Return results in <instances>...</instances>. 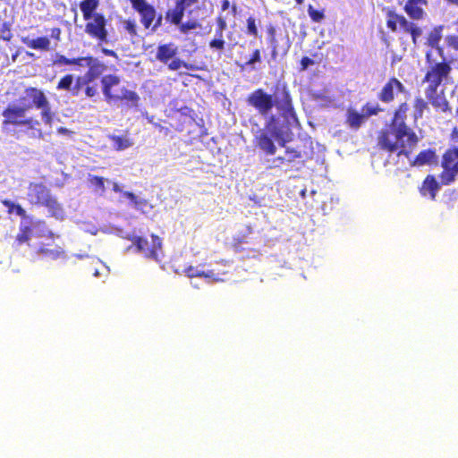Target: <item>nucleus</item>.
Masks as SVG:
<instances>
[{"mask_svg": "<svg viewBox=\"0 0 458 458\" xmlns=\"http://www.w3.org/2000/svg\"><path fill=\"white\" fill-rule=\"evenodd\" d=\"M445 42L448 47L458 51V35L451 34L445 37Z\"/></svg>", "mask_w": 458, "mask_h": 458, "instance_id": "a18cd8bd", "label": "nucleus"}, {"mask_svg": "<svg viewBox=\"0 0 458 458\" xmlns=\"http://www.w3.org/2000/svg\"><path fill=\"white\" fill-rule=\"evenodd\" d=\"M99 0H83L80 4V8L84 20H89L95 16V10L98 7Z\"/></svg>", "mask_w": 458, "mask_h": 458, "instance_id": "a878e982", "label": "nucleus"}, {"mask_svg": "<svg viewBox=\"0 0 458 458\" xmlns=\"http://www.w3.org/2000/svg\"><path fill=\"white\" fill-rule=\"evenodd\" d=\"M404 85L395 77H391L377 94V98L383 103H391L394 100L395 92H404Z\"/></svg>", "mask_w": 458, "mask_h": 458, "instance_id": "dca6fc26", "label": "nucleus"}, {"mask_svg": "<svg viewBox=\"0 0 458 458\" xmlns=\"http://www.w3.org/2000/svg\"><path fill=\"white\" fill-rule=\"evenodd\" d=\"M443 29V25L436 26L432 29L427 37V45L436 48L440 55H443L444 53L443 48L439 47V43L442 38Z\"/></svg>", "mask_w": 458, "mask_h": 458, "instance_id": "5701e85b", "label": "nucleus"}, {"mask_svg": "<svg viewBox=\"0 0 458 458\" xmlns=\"http://www.w3.org/2000/svg\"><path fill=\"white\" fill-rule=\"evenodd\" d=\"M112 190L114 191V192H117V193H123V191H122L120 185L118 184V182H112Z\"/></svg>", "mask_w": 458, "mask_h": 458, "instance_id": "6e6d98bb", "label": "nucleus"}, {"mask_svg": "<svg viewBox=\"0 0 458 458\" xmlns=\"http://www.w3.org/2000/svg\"><path fill=\"white\" fill-rule=\"evenodd\" d=\"M84 32L99 46L108 42L107 20L103 13H95V16L85 20Z\"/></svg>", "mask_w": 458, "mask_h": 458, "instance_id": "f8f14e48", "label": "nucleus"}, {"mask_svg": "<svg viewBox=\"0 0 458 458\" xmlns=\"http://www.w3.org/2000/svg\"><path fill=\"white\" fill-rule=\"evenodd\" d=\"M88 181L94 190L100 194L106 191L105 178L99 175L89 174Z\"/></svg>", "mask_w": 458, "mask_h": 458, "instance_id": "473e14b6", "label": "nucleus"}, {"mask_svg": "<svg viewBox=\"0 0 458 458\" xmlns=\"http://www.w3.org/2000/svg\"><path fill=\"white\" fill-rule=\"evenodd\" d=\"M31 228L30 226H23L20 228V232L16 235V242L19 245H21L30 239Z\"/></svg>", "mask_w": 458, "mask_h": 458, "instance_id": "58836bf2", "label": "nucleus"}, {"mask_svg": "<svg viewBox=\"0 0 458 458\" xmlns=\"http://www.w3.org/2000/svg\"><path fill=\"white\" fill-rule=\"evenodd\" d=\"M101 90L106 103L112 105L122 104L130 108L138 107L140 96L125 87H120V76L110 73L100 79Z\"/></svg>", "mask_w": 458, "mask_h": 458, "instance_id": "20e7f679", "label": "nucleus"}, {"mask_svg": "<svg viewBox=\"0 0 458 458\" xmlns=\"http://www.w3.org/2000/svg\"><path fill=\"white\" fill-rule=\"evenodd\" d=\"M38 253L44 255V256L50 257L55 259L60 256L62 251L59 250H49L47 247H45L44 245H41V246H39V248L38 250Z\"/></svg>", "mask_w": 458, "mask_h": 458, "instance_id": "c03bdc74", "label": "nucleus"}, {"mask_svg": "<svg viewBox=\"0 0 458 458\" xmlns=\"http://www.w3.org/2000/svg\"><path fill=\"white\" fill-rule=\"evenodd\" d=\"M427 70L422 82L427 83L425 95L432 106L443 113L451 111L448 100L445 96V90L438 91L441 85L445 84L453 71L451 61L443 58L442 61L433 60L431 53L428 51L425 55Z\"/></svg>", "mask_w": 458, "mask_h": 458, "instance_id": "f03ea898", "label": "nucleus"}, {"mask_svg": "<svg viewBox=\"0 0 458 458\" xmlns=\"http://www.w3.org/2000/svg\"><path fill=\"white\" fill-rule=\"evenodd\" d=\"M267 33L269 36L271 41H276V28L273 25L267 27Z\"/></svg>", "mask_w": 458, "mask_h": 458, "instance_id": "8fccbe9b", "label": "nucleus"}, {"mask_svg": "<svg viewBox=\"0 0 458 458\" xmlns=\"http://www.w3.org/2000/svg\"><path fill=\"white\" fill-rule=\"evenodd\" d=\"M109 140L115 150L121 151L133 145V141L126 135H110Z\"/></svg>", "mask_w": 458, "mask_h": 458, "instance_id": "bb28decb", "label": "nucleus"}, {"mask_svg": "<svg viewBox=\"0 0 458 458\" xmlns=\"http://www.w3.org/2000/svg\"><path fill=\"white\" fill-rule=\"evenodd\" d=\"M87 66L88 70L85 74L76 78L73 96L78 95L83 87L84 93L88 98H94L98 95V84L95 81L102 77L104 72L107 70V66L104 62L94 56L89 59Z\"/></svg>", "mask_w": 458, "mask_h": 458, "instance_id": "0eeeda50", "label": "nucleus"}, {"mask_svg": "<svg viewBox=\"0 0 458 458\" xmlns=\"http://www.w3.org/2000/svg\"><path fill=\"white\" fill-rule=\"evenodd\" d=\"M92 55L73 57L72 58V65L83 66L84 64L87 65L89 63V59H90Z\"/></svg>", "mask_w": 458, "mask_h": 458, "instance_id": "49530a36", "label": "nucleus"}, {"mask_svg": "<svg viewBox=\"0 0 458 458\" xmlns=\"http://www.w3.org/2000/svg\"><path fill=\"white\" fill-rule=\"evenodd\" d=\"M363 115H365V118L377 115L379 112L382 111V108L378 106V105H371L369 103H366L362 106Z\"/></svg>", "mask_w": 458, "mask_h": 458, "instance_id": "79ce46f5", "label": "nucleus"}, {"mask_svg": "<svg viewBox=\"0 0 458 458\" xmlns=\"http://www.w3.org/2000/svg\"><path fill=\"white\" fill-rule=\"evenodd\" d=\"M295 1H296V3H297L298 4H303V1H304V0H295Z\"/></svg>", "mask_w": 458, "mask_h": 458, "instance_id": "052dcab7", "label": "nucleus"}, {"mask_svg": "<svg viewBox=\"0 0 458 458\" xmlns=\"http://www.w3.org/2000/svg\"><path fill=\"white\" fill-rule=\"evenodd\" d=\"M402 14L396 13L393 10H388L386 13V26L392 32H396L398 30L397 22L398 19L401 18Z\"/></svg>", "mask_w": 458, "mask_h": 458, "instance_id": "72a5a7b5", "label": "nucleus"}, {"mask_svg": "<svg viewBox=\"0 0 458 458\" xmlns=\"http://www.w3.org/2000/svg\"><path fill=\"white\" fill-rule=\"evenodd\" d=\"M123 195L131 202H132L136 208H141L147 206L148 204V201L146 199H138L137 196L131 191H123Z\"/></svg>", "mask_w": 458, "mask_h": 458, "instance_id": "a19ab883", "label": "nucleus"}, {"mask_svg": "<svg viewBox=\"0 0 458 458\" xmlns=\"http://www.w3.org/2000/svg\"><path fill=\"white\" fill-rule=\"evenodd\" d=\"M13 38L12 24L9 21H4L0 25V39L9 42Z\"/></svg>", "mask_w": 458, "mask_h": 458, "instance_id": "4c0bfd02", "label": "nucleus"}, {"mask_svg": "<svg viewBox=\"0 0 458 458\" xmlns=\"http://www.w3.org/2000/svg\"><path fill=\"white\" fill-rule=\"evenodd\" d=\"M155 128L157 129V131L160 132V133H163L165 135H167L170 133V129L168 127H165L163 126L162 124L160 123H155L154 124Z\"/></svg>", "mask_w": 458, "mask_h": 458, "instance_id": "3c124183", "label": "nucleus"}, {"mask_svg": "<svg viewBox=\"0 0 458 458\" xmlns=\"http://www.w3.org/2000/svg\"><path fill=\"white\" fill-rule=\"evenodd\" d=\"M447 2L458 6V0H447Z\"/></svg>", "mask_w": 458, "mask_h": 458, "instance_id": "bf43d9fd", "label": "nucleus"}, {"mask_svg": "<svg viewBox=\"0 0 458 458\" xmlns=\"http://www.w3.org/2000/svg\"><path fill=\"white\" fill-rule=\"evenodd\" d=\"M314 64H315V62L311 58H310L308 56H303L300 61L299 71L300 72L306 71L309 68V66L313 65Z\"/></svg>", "mask_w": 458, "mask_h": 458, "instance_id": "de8ad7c7", "label": "nucleus"}, {"mask_svg": "<svg viewBox=\"0 0 458 458\" xmlns=\"http://www.w3.org/2000/svg\"><path fill=\"white\" fill-rule=\"evenodd\" d=\"M308 13L311 21L314 22H320L325 18L324 10H317L311 4H309L308 6Z\"/></svg>", "mask_w": 458, "mask_h": 458, "instance_id": "ea45409f", "label": "nucleus"}, {"mask_svg": "<svg viewBox=\"0 0 458 458\" xmlns=\"http://www.w3.org/2000/svg\"><path fill=\"white\" fill-rule=\"evenodd\" d=\"M414 114L413 117L415 120L423 117L425 110L428 108V103L421 97H417L413 103Z\"/></svg>", "mask_w": 458, "mask_h": 458, "instance_id": "2f4dec72", "label": "nucleus"}, {"mask_svg": "<svg viewBox=\"0 0 458 458\" xmlns=\"http://www.w3.org/2000/svg\"><path fill=\"white\" fill-rule=\"evenodd\" d=\"M200 23L197 20H188L185 22L181 21V25H178L179 31L182 34H187L191 30L200 28Z\"/></svg>", "mask_w": 458, "mask_h": 458, "instance_id": "e433bc0d", "label": "nucleus"}, {"mask_svg": "<svg viewBox=\"0 0 458 458\" xmlns=\"http://www.w3.org/2000/svg\"><path fill=\"white\" fill-rule=\"evenodd\" d=\"M246 101L260 115L267 117L266 129L278 141L279 145L284 148V155L275 157L272 167H280L286 165L291 167V170L294 171H300L303 168L306 163L311 160L314 156L312 140L304 139L294 145L286 146V141L284 139L283 125L280 124L278 117L273 114L269 115L275 107L286 127L295 126L299 123L291 90L287 83L284 81L276 82L271 94L261 88L257 89L248 95Z\"/></svg>", "mask_w": 458, "mask_h": 458, "instance_id": "f257e3e1", "label": "nucleus"}, {"mask_svg": "<svg viewBox=\"0 0 458 458\" xmlns=\"http://www.w3.org/2000/svg\"><path fill=\"white\" fill-rule=\"evenodd\" d=\"M261 61H262V59H261V52H260V50L259 48H256L250 54V58L248 59V61H246L242 64V68L254 69V64H259V63H261Z\"/></svg>", "mask_w": 458, "mask_h": 458, "instance_id": "f704fd0d", "label": "nucleus"}, {"mask_svg": "<svg viewBox=\"0 0 458 458\" xmlns=\"http://www.w3.org/2000/svg\"><path fill=\"white\" fill-rule=\"evenodd\" d=\"M73 81H74V77L72 74H71V73L65 74L59 80V81L56 85V89L71 91L72 94L73 95V89H74V86H72Z\"/></svg>", "mask_w": 458, "mask_h": 458, "instance_id": "7c9ffc66", "label": "nucleus"}, {"mask_svg": "<svg viewBox=\"0 0 458 458\" xmlns=\"http://www.w3.org/2000/svg\"><path fill=\"white\" fill-rule=\"evenodd\" d=\"M185 10L175 1L174 7L165 12V20L170 24L181 25Z\"/></svg>", "mask_w": 458, "mask_h": 458, "instance_id": "b1692460", "label": "nucleus"}, {"mask_svg": "<svg viewBox=\"0 0 458 458\" xmlns=\"http://www.w3.org/2000/svg\"><path fill=\"white\" fill-rule=\"evenodd\" d=\"M184 273L189 277H205V278H210L214 281L219 280V278L217 276H216L213 270H209V271L206 272V271H204L202 269H199L198 267H193V266H189V267H185Z\"/></svg>", "mask_w": 458, "mask_h": 458, "instance_id": "cd10ccee", "label": "nucleus"}, {"mask_svg": "<svg viewBox=\"0 0 458 458\" xmlns=\"http://www.w3.org/2000/svg\"><path fill=\"white\" fill-rule=\"evenodd\" d=\"M231 3L229 0H221V10L226 11L230 8Z\"/></svg>", "mask_w": 458, "mask_h": 458, "instance_id": "5fc2aeb1", "label": "nucleus"}, {"mask_svg": "<svg viewBox=\"0 0 458 458\" xmlns=\"http://www.w3.org/2000/svg\"><path fill=\"white\" fill-rule=\"evenodd\" d=\"M441 166L443 168L439 174L441 183L451 185L458 176V147H451L443 153Z\"/></svg>", "mask_w": 458, "mask_h": 458, "instance_id": "9d476101", "label": "nucleus"}, {"mask_svg": "<svg viewBox=\"0 0 458 458\" xmlns=\"http://www.w3.org/2000/svg\"><path fill=\"white\" fill-rule=\"evenodd\" d=\"M101 52H102L105 55H106V56H111V57H114V58H117V57H118V55H117L116 52H115L114 50H113V49H108V48H104V47H103V48L101 49Z\"/></svg>", "mask_w": 458, "mask_h": 458, "instance_id": "603ef678", "label": "nucleus"}, {"mask_svg": "<svg viewBox=\"0 0 458 458\" xmlns=\"http://www.w3.org/2000/svg\"><path fill=\"white\" fill-rule=\"evenodd\" d=\"M151 242L147 239L135 236L131 239L133 245L144 255L145 258L158 260V251L162 249V240L156 234H151Z\"/></svg>", "mask_w": 458, "mask_h": 458, "instance_id": "4468645a", "label": "nucleus"}, {"mask_svg": "<svg viewBox=\"0 0 458 458\" xmlns=\"http://www.w3.org/2000/svg\"><path fill=\"white\" fill-rule=\"evenodd\" d=\"M409 111V105L407 102H403L395 108L393 117L390 119L389 123L403 128H410L406 123L407 113Z\"/></svg>", "mask_w": 458, "mask_h": 458, "instance_id": "4be33fe9", "label": "nucleus"}, {"mask_svg": "<svg viewBox=\"0 0 458 458\" xmlns=\"http://www.w3.org/2000/svg\"><path fill=\"white\" fill-rule=\"evenodd\" d=\"M31 106L8 105L2 112L4 117L2 121L3 131L16 134L21 131L34 130L39 123L33 117L26 115L27 110Z\"/></svg>", "mask_w": 458, "mask_h": 458, "instance_id": "423d86ee", "label": "nucleus"}, {"mask_svg": "<svg viewBox=\"0 0 458 458\" xmlns=\"http://www.w3.org/2000/svg\"><path fill=\"white\" fill-rule=\"evenodd\" d=\"M120 24L123 30L129 36L131 42H134L135 38L139 37V27L135 19L128 18L120 20Z\"/></svg>", "mask_w": 458, "mask_h": 458, "instance_id": "393cba45", "label": "nucleus"}, {"mask_svg": "<svg viewBox=\"0 0 458 458\" xmlns=\"http://www.w3.org/2000/svg\"><path fill=\"white\" fill-rule=\"evenodd\" d=\"M246 34L258 38L259 36L258 25L255 17L249 16L246 20Z\"/></svg>", "mask_w": 458, "mask_h": 458, "instance_id": "c9c22d12", "label": "nucleus"}, {"mask_svg": "<svg viewBox=\"0 0 458 458\" xmlns=\"http://www.w3.org/2000/svg\"><path fill=\"white\" fill-rule=\"evenodd\" d=\"M455 114L458 116V107L456 108Z\"/></svg>", "mask_w": 458, "mask_h": 458, "instance_id": "680f3d73", "label": "nucleus"}, {"mask_svg": "<svg viewBox=\"0 0 458 458\" xmlns=\"http://www.w3.org/2000/svg\"><path fill=\"white\" fill-rule=\"evenodd\" d=\"M230 7L232 9L233 14L236 15V13H237V5H236V4H233Z\"/></svg>", "mask_w": 458, "mask_h": 458, "instance_id": "13d9d810", "label": "nucleus"}, {"mask_svg": "<svg viewBox=\"0 0 458 458\" xmlns=\"http://www.w3.org/2000/svg\"><path fill=\"white\" fill-rule=\"evenodd\" d=\"M365 115L356 110L349 109L346 116V123L354 130L359 129L365 121Z\"/></svg>", "mask_w": 458, "mask_h": 458, "instance_id": "c85d7f7f", "label": "nucleus"}, {"mask_svg": "<svg viewBox=\"0 0 458 458\" xmlns=\"http://www.w3.org/2000/svg\"><path fill=\"white\" fill-rule=\"evenodd\" d=\"M52 65L54 66H72V58H68L64 55L55 54L52 60Z\"/></svg>", "mask_w": 458, "mask_h": 458, "instance_id": "37998d69", "label": "nucleus"}, {"mask_svg": "<svg viewBox=\"0 0 458 458\" xmlns=\"http://www.w3.org/2000/svg\"><path fill=\"white\" fill-rule=\"evenodd\" d=\"M57 131L59 133H61V134H70L71 133V131L68 129L64 128V127L58 128Z\"/></svg>", "mask_w": 458, "mask_h": 458, "instance_id": "4d7b16f0", "label": "nucleus"}, {"mask_svg": "<svg viewBox=\"0 0 458 458\" xmlns=\"http://www.w3.org/2000/svg\"><path fill=\"white\" fill-rule=\"evenodd\" d=\"M397 19V27L399 26L403 32L410 34L412 43L416 45L418 38L422 35V30L414 22L409 21L403 15Z\"/></svg>", "mask_w": 458, "mask_h": 458, "instance_id": "412c9836", "label": "nucleus"}, {"mask_svg": "<svg viewBox=\"0 0 458 458\" xmlns=\"http://www.w3.org/2000/svg\"><path fill=\"white\" fill-rule=\"evenodd\" d=\"M176 2L184 9L186 10L187 8L194 5V4H197L199 0H176Z\"/></svg>", "mask_w": 458, "mask_h": 458, "instance_id": "09e8293b", "label": "nucleus"}, {"mask_svg": "<svg viewBox=\"0 0 458 458\" xmlns=\"http://www.w3.org/2000/svg\"><path fill=\"white\" fill-rule=\"evenodd\" d=\"M437 155L436 149L427 148L420 151L414 159L411 162V166H423L437 164Z\"/></svg>", "mask_w": 458, "mask_h": 458, "instance_id": "a211bd4d", "label": "nucleus"}, {"mask_svg": "<svg viewBox=\"0 0 458 458\" xmlns=\"http://www.w3.org/2000/svg\"><path fill=\"white\" fill-rule=\"evenodd\" d=\"M27 199L31 206L44 207L49 215L62 218L64 208L51 190L42 182H31L28 185Z\"/></svg>", "mask_w": 458, "mask_h": 458, "instance_id": "39448f33", "label": "nucleus"}, {"mask_svg": "<svg viewBox=\"0 0 458 458\" xmlns=\"http://www.w3.org/2000/svg\"><path fill=\"white\" fill-rule=\"evenodd\" d=\"M419 137L411 128H403L390 123L382 128L377 136V147L388 155L410 157L417 146Z\"/></svg>", "mask_w": 458, "mask_h": 458, "instance_id": "7ed1b4c3", "label": "nucleus"}, {"mask_svg": "<svg viewBox=\"0 0 458 458\" xmlns=\"http://www.w3.org/2000/svg\"><path fill=\"white\" fill-rule=\"evenodd\" d=\"M450 140L453 142H458V128L455 126L452 129L450 133Z\"/></svg>", "mask_w": 458, "mask_h": 458, "instance_id": "864d4df0", "label": "nucleus"}, {"mask_svg": "<svg viewBox=\"0 0 458 458\" xmlns=\"http://www.w3.org/2000/svg\"><path fill=\"white\" fill-rule=\"evenodd\" d=\"M427 4V0H407L403 9L411 19L419 21L424 18L425 12L422 6Z\"/></svg>", "mask_w": 458, "mask_h": 458, "instance_id": "6ab92c4d", "label": "nucleus"}, {"mask_svg": "<svg viewBox=\"0 0 458 458\" xmlns=\"http://www.w3.org/2000/svg\"><path fill=\"white\" fill-rule=\"evenodd\" d=\"M1 203L5 208H7L8 214H12L14 212L17 216H21V218L26 217V211L20 204L14 203L7 199H2Z\"/></svg>", "mask_w": 458, "mask_h": 458, "instance_id": "c756f323", "label": "nucleus"}, {"mask_svg": "<svg viewBox=\"0 0 458 458\" xmlns=\"http://www.w3.org/2000/svg\"><path fill=\"white\" fill-rule=\"evenodd\" d=\"M216 30L215 35L212 39L208 42V47L210 49L216 52L222 53L225 51L226 47V42L224 38V31L227 27L226 21L222 16H217L216 18ZM227 39H228V48L231 50L234 48L238 45V41L235 39V38L233 37V33L229 32L227 34Z\"/></svg>", "mask_w": 458, "mask_h": 458, "instance_id": "ddd939ff", "label": "nucleus"}, {"mask_svg": "<svg viewBox=\"0 0 458 458\" xmlns=\"http://www.w3.org/2000/svg\"><path fill=\"white\" fill-rule=\"evenodd\" d=\"M61 29L59 27H55L50 30V38L47 36H40L36 38L21 37V41L30 49L48 52L52 49L50 38L54 39L55 42H59L61 40Z\"/></svg>", "mask_w": 458, "mask_h": 458, "instance_id": "2eb2a0df", "label": "nucleus"}, {"mask_svg": "<svg viewBox=\"0 0 458 458\" xmlns=\"http://www.w3.org/2000/svg\"><path fill=\"white\" fill-rule=\"evenodd\" d=\"M441 185L443 184L437 181L435 175L428 174L420 187V193L423 197H428L431 200H435Z\"/></svg>", "mask_w": 458, "mask_h": 458, "instance_id": "f3484780", "label": "nucleus"}, {"mask_svg": "<svg viewBox=\"0 0 458 458\" xmlns=\"http://www.w3.org/2000/svg\"><path fill=\"white\" fill-rule=\"evenodd\" d=\"M24 92L26 97L31 100V106L41 110L40 116L43 123L51 127L54 123L55 114L52 111L50 103L45 93L35 87L26 88Z\"/></svg>", "mask_w": 458, "mask_h": 458, "instance_id": "1a4fd4ad", "label": "nucleus"}, {"mask_svg": "<svg viewBox=\"0 0 458 458\" xmlns=\"http://www.w3.org/2000/svg\"><path fill=\"white\" fill-rule=\"evenodd\" d=\"M132 9L139 13L140 21L144 29L156 31L162 25V14L157 13L156 8L147 0H129Z\"/></svg>", "mask_w": 458, "mask_h": 458, "instance_id": "6e6552de", "label": "nucleus"}, {"mask_svg": "<svg viewBox=\"0 0 458 458\" xmlns=\"http://www.w3.org/2000/svg\"><path fill=\"white\" fill-rule=\"evenodd\" d=\"M177 51V47L174 43L159 45L156 52V59L162 64H167L168 69L171 71H176L182 67L187 70L195 69L193 64H187L180 58H176Z\"/></svg>", "mask_w": 458, "mask_h": 458, "instance_id": "9b49d317", "label": "nucleus"}, {"mask_svg": "<svg viewBox=\"0 0 458 458\" xmlns=\"http://www.w3.org/2000/svg\"><path fill=\"white\" fill-rule=\"evenodd\" d=\"M266 131H267L265 128ZM274 138L268 131H260L255 136L254 142L257 147L263 150L267 155H274L276 148L272 140Z\"/></svg>", "mask_w": 458, "mask_h": 458, "instance_id": "aec40b11", "label": "nucleus"}]
</instances>
